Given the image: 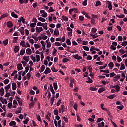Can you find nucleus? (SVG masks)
<instances>
[{"label":"nucleus","instance_id":"obj_17","mask_svg":"<svg viewBox=\"0 0 127 127\" xmlns=\"http://www.w3.org/2000/svg\"><path fill=\"white\" fill-rule=\"evenodd\" d=\"M9 126H10V127L12 126H16V122L15 121H11L9 123Z\"/></svg>","mask_w":127,"mask_h":127},{"label":"nucleus","instance_id":"obj_23","mask_svg":"<svg viewBox=\"0 0 127 127\" xmlns=\"http://www.w3.org/2000/svg\"><path fill=\"white\" fill-rule=\"evenodd\" d=\"M3 44H4V46H6V45L8 44V39H6L5 40L3 41Z\"/></svg>","mask_w":127,"mask_h":127},{"label":"nucleus","instance_id":"obj_25","mask_svg":"<svg viewBox=\"0 0 127 127\" xmlns=\"http://www.w3.org/2000/svg\"><path fill=\"white\" fill-rule=\"evenodd\" d=\"M62 18L64 20V21H66V22L68 21V20L69 19V18H68V17H67L66 16H62Z\"/></svg>","mask_w":127,"mask_h":127},{"label":"nucleus","instance_id":"obj_54","mask_svg":"<svg viewBox=\"0 0 127 127\" xmlns=\"http://www.w3.org/2000/svg\"><path fill=\"white\" fill-rule=\"evenodd\" d=\"M54 115H55V116H58V110H54Z\"/></svg>","mask_w":127,"mask_h":127},{"label":"nucleus","instance_id":"obj_1","mask_svg":"<svg viewBox=\"0 0 127 127\" xmlns=\"http://www.w3.org/2000/svg\"><path fill=\"white\" fill-rule=\"evenodd\" d=\"M15 98L18 101L19 106H22V100H21V98L18 97V96H16Z\"/></svg>","mask_w":127,"mask_h":127},{"label":"nucleus","instance_id":"obj_7","mask_svg":"<svg viewBox=\"0 0 127 127\" xmlns=\"http://www.w3.org/2000/svg\"><path fill=\"white\" fill-rule=\"evenodd\" d=\"M23 60H25L26 62H28L30 59L29 56H24L23 58Z\"/></svg>","mask_w":127,"mask_h":127},{"label":"nucleus","instance_id":"obj_21","mask_svg":"<svg viewBox=\"0 0 127 127\" xmlns=\"http://www.w3.org/2000/svg\"><path fill=\"white\" fill-rule=\"evenodd\" d=\"M25 53V49H22L20 51V55H21V56L24 55Z\"/></svg>","mask_w":127,"mask_h":127},{"label":"nucleus","instance_id":"obj_12","mask_svg":"<svg viewBox=\"0 0 127 127\" xmlns=\"http://www.w3.org/2000/svg\"><path fill=\"white\" fill-rule=\"evenodd\" d=\"M104 126H105V123L103 121L98 124V127H103Z\"/></svg>","mask_w":127,"mask_h":127},{"label":"nucleus","instance_id":"obj_22","mask_svg":"<svg viewBox=\"0 0 127 127\" xmlns=\"http://www.w3.org/2000/svg\"><path fill=\"white\" fill-rule=\"evenodd\" d=\"M68 61H70V60L68 58L63 59V62L64 63H66V62H68Z\"/></svg>","mask_w":127,"mask_h":127},{"label":"nucleus","instance_id":"obj_62","mask_svg":"<svg viewBox=\"0 0 127 127\" xmlns=\"http://www.w3.org/2000/svg\"><path fill=\"white\" fill-rule=\"evenodd\" d=\"M40 43H41V44H42V46H45V45H46V43H45L44 42V41H42V40L41 41Z\"/></svg>","mask_w":127,"mask_h":127},{"label":"nucleus","instance_id":"obj_45","mask_svg":"<svg viewBox=\"0 0 127 127\" xmlns=\"http://www.w3.org/2000/svg\"><path fill=\"white\" fill-rule=\"evenodd\" d=\"M100 72H103V73H106V74H109V73H110V72L108 70H101L100 71Z\"/></svg>","mask_w":127,"mask_h":127},{"label":"nucleus","instance_id":"obj_14","mask_svg":"<svg viewBox=\"0 0 127 127\" xmlns=\"http://www.w3.org/2000/svg\"><path fill=\"white\" fill-rule=\"evenodd\" d=\"M14 52H15V53H16L19 51V48L18 47V46H15V48L14 49Z\"/></svg>","mask_w":127,"mask_h":127},{"label":"nucleus","instance_id":"obj_49","mask_svg":"<svg viewBox=\"0 0 127 127\" xmlns=\"http://www.w3.org/2000/svg\"><path fill=\"white\" fill-rule=\"evenodd\" d=\"M21 63L23 64V67H25L26 66V64H27V63L25 61H22Z\"/></svg>","mask_w":127,"mask_h":127},{"label":"nucleus","instance_id":"obj_41","mask_svg":"<svg viewBox=\"0 0 127 127\" xmlns=\"http://www.w3.org/2000/svg\"><path fill=\"white\" fill-rule=\"evenodd\" d=\"M120 53H121V54H124V53H126V51H125L124 49H121L119 50Z\"/></svg>","mask_w":127,"mask_h":127},{"label":"nucleus","instance_id":"obj_30","mask_svg":"<svg viewBox=\"0 0 127 127\" xmlns=\"http://www.w3.org/2000/svg\"><path fill=\"white\" fill-rule=\"evenodd\" d=\"M82 48H83V49L86 51H89V50H90V48L88 46H82Z\"/></svg>","mask_w":127,"mask_h":127},{"label":"nucleus","instance_id":"obj_11","mask_svg":"<svg viewBox=\"0 0 127 127\" xmlns=\"http://www.w3.org/2000/svg\"><path fill=\"white\" fill-rule=\"evenodd\" d=\"M0 93H1V97H3V95H4V89L3 88V87H2L0 89Z\"/></svg>","mask_w":127,"mask_h":127},{"label":"nucleus","instance_id":"obj_47","mask_svg":"<svg viewBox=\"0 0 127 127\" xmlns=\"http://www.w3.org/2000/svg\"><path fill=\"white\" fill-rule=\"evenodd\" d=\"M116 17H118V18H124L125 17V15H116Z\"/></svg>","mask_w":127,"mask_h":127},{"label":"nucleus","instance_id":"obj_18","mask_svg":"<svg viewBox=\"0 0 127 127\" xmlns=\"http://www.w3.org/2000/svg\"><path fill=\"white\" fill-rule=\"evenodd\" d=\"M53 87L55 91H56V90H57V88H58V86L57 85V83L54 82L53 83Z\"/></svg>","mask_w":127,"mask_h":127},{"label":"nucleus","instance_id":"obj_8","mask_svg":"<svg viewBox=\"0 0 127 127\" xmlns=\"http://www.w3.org/2000/svg\"><path fill=\"white\" fill-rule=\"evenodd\" d=\"M108 67H109V69H110V70H112V69L114 68V63L113 62H110L108 64Z\"/></svg>","mask_w":127,"mask_h":127},{"label":"nucleus","instance_id":"obj_57","mask_svg":"<svg viewBox=\"0 0 127 127\" xmlns=\"http://www.w3.org/2000/svg\"><path fill=\"white\" fill-rule=\"evenodd\" d=\"M10 87H11V85L10 84H9L8 85L5 87V89L9 90V89H10Z\"/></svg>","mask_w":127,"mask_h":127},{"label":"nucleus","instance_id":"obj_53","mask_svg":"<svg viewBox=\"0 0 127 127\" xmlns=\"http://www.w3.org/2000/svg\"><path fill=\"white\" fill-rule=\"evenodd\" d=\"M110 49H112V50H116L117 48H116V46H114L113 45H111L110 46Z\"/></svg>","mask_w":127,"mask_h":127},{"label":"nucleus","instance_id":"obj_31","mask_svg":"<svg viewBox=\"0 0 127 127\" xmlns=\"http://www.w3.org/2000/svg\"><path fill=\"white\" fill-rule=\"evenodd\" d=\"M117 109H118V110H123L124 109V105L121 104V106H117Z\"/></svg>","mask_w":127,"mask_h":127},{"label":"nucleus","instance_id":"obj_32","mask_svg":"<svg viewBox=\"0 0 127 127\" xmlns=\"http://www.w3.org/2000/svg\"><path fill=\"white\" fill-rule=\"evenodd\" d=\"M43 27L44 29H45V30H47V29H48V28L47 27V23H45V24H44V25L43 26Z\"/></svg>","mask_w":127,"mask_h":127},{"label":"nucleus","instance_id":"obj_24","mask_svg":"<svg viewBox=\"0 0 127 127\" xmlns=\"http://www.w3.org/2000/svg\"><path fill=\"white\" fill-rule=\"evenodd\" d=\"M61 108L62 109V113H64V112H66V109L64 105H61Z\"/></svg>","mask_w":127,"mask_h":127},{"label":"nucleus","instance_id":"obj_36","mask_svg":"<svg viewBox=\"0 0 127 127\" xmlns=\"http://www.w3.org/2000/svg\"><path fill=\"white\" fill-rule=\"evenodd\" d=\"M116 96V95L115 94H113V95H109L107 97V98L108 99H110V100H113V98H114L115 96Z\"/></svg>","mask_w":127,"mask_h":127},{"label":"nucleus","instance_id":"obj_35","mask_svg":"<svg viewBox=\"0 0 127 127\" xmlns=\"http://www.w3.org/2000/svg\"><path fill=\"white\" fill-rule=\"evenodd\" d=\"M7 16V15L6 14H4L2 15L0 17V20H1V19H3V18H4V17H6Z\"/></svg>","mask_w":127,"mask_h":127},{"label":"nucleus","instance_id":"obj_15","mask_svg":"<svg viewBox=\"0 0 127 127\" xmlns=\"http://www.w3.org/2000/svg\"><path fill=\"white\" fill-rule=\"evenodd\" d=\"M12 90H13V91H15V90H16V83H12Z\"/></svg>","mask_w":127,"mask_h":127},{"label":"nucleus","instance_id":"obj_29","mask_svg":"<svg viewBox=\"0 0 127 127\" xmlns=\"http://www.w3.org/2000/svg\"><path fill=\"white\" fill-rule=\"evenodd\" d=\"M120 89H121V88L120 87V86L118 85H115V89H116V92H119V91H120Z\"/></svg>","mask_w":127,"mask_h":127},{"label":"nucleus","instance_id":"obj_19","mask_svg":"<svg viewBox=\"0 0 127 127\" xmlns=\"http://www.w3.org/2000/svg\"><path fill=\"white\" fill-rule=\"evenodd\" d=\"M120 70L121 71H122V70H125V64H121Z\"/></svg>","mask_w":127,"mask_h":127},{"label":"nucleus","instance_id":"obj_37","mask_svg":"<svg viewBox=\"0 0 127 127\" xmlns=\"http://www.w3.org/2000/svg\"><path fill=\"white\" fill-rule=\"evenodd\" d=\"M36 58L37 62H38L40 61V56H39L38 55H36Z\"/></svg>","mask_w":127,"mask_h":127},{"label":"nucleus","instance_id":"obj_5","mask_svg":"<svg viewBox=\"0 0 127 127\" xmlns=\"http://www.w3.org/2000/svg\"><path fill=\"white\" fill-rule=\"evenodd\" d=\"M106 2H107V4L108 5L109 10H112V9H113V7L112 6V3L109 1H107Z\"/></svg>","mask_w":127,"mask_h":127},{"label":"nucleus","instance_id":"obj_26","mask_svg":"<svg viewBox=\"0 0 127 127\" xmlns=\"http://www.w3.org/2000/svg\"><path fill=\"white\" fill-rule=\"evenodd\" d=\"M30 57H31V59H32L34 63H35V62H36V59L35 58V57H34L33 55H31Z\"/></svg>","mask_w":127,"mask_h":127},{"label":"nucleus","instance_id":"obj_4","mask_svg":"<svg viewBox=\"0 0 127 127\" xmlns=\"http://www.w3.org/2000/svg\"><path fill=\"white\" fill-rule=\"evenodd\" d=\"M51 72V70H50V68L49 67H47L44 72V74L45 75H47V74H50V73Z\"/></svg>","mask_w":127,"mask_h":127},{"label":"nucleus","instance_id":"obj_55","mask_svg":"<svg viewBox=\"0 0 127 127\" xmlns=\"http://www.w3.org/2000/svg\"><path fill=\"white\" fill-rule=\"evenodd\" d=\"M88 2V1L87 0H85L83 3H82V5L84 6H86L87 5V2Z\"/></svg>","mask_w":127,"mask_h":127},{"label":"nucleus","instance_id":"obj_28","mask_svg":"<svg viewBox=\"0 0 127 127\" xmlns=\"http://www.w3.org/2000/svg\"><path fill=\"white\" fill-rule=\"evenodd\" d=\"M20 45H21L22 46H23V47H26V46L25 45V41H22L20 42Z\"/></svg>","mask_w":127,"mask_h":127},{"label":"nucleus","instance_id":"obj_39","mask_svg":"<svg viewBox=\"0 0 127 127\" xmlns=\"http://www.w3.org/2000/svg\"><path fill=\"white\" fill-rule=\"evenodd\" d=\"M127 41H124V42H123L121 44V45H122V46H127Z\"/></svg>","mask_w":127,"mask_h":127},{"label":"nucleus","instance_id":"obj_59","mask_svg":"<svg viewBox=\"0 0 127 127\" xmlns=\"http://www.w3.org/2000/svg\"><path fill=\"white\" fill-rule=\"evenodd\" d=\"M121 61H122V58H121V57L120 56H118L117 57V62L120 63V62H121Z\"/></svg>","mask_w":127,"mask_h":127},{"label":"nucleus","instance_id":"obj_6","mask_svg":"<svg viewBox=\"0 0 127 127\" xmlns=\"http://www.w3.org/2000/svg\"><path fill=\"white\" fill-rule=\"evenodd\" d=\"M7 26L9 28H11V27H13V24H12V22L11 21H8L7 22Z\"/></svg>","mask_w":127,"mask_h":127},{"label":"nucleus","instance_id":"obj_51","mask_svg":"<svg viewBox=\"0 0 127 127\" xmlns=\"http://www.w3.org/2000/svg\"><path fill=\"white\" fill-rule=\"evenodd\" d=\"M66 43H67V45H71V40H70V39H67Z\"/></svg>","mask_w":127,"mask_h":127},{"label":"nucleus","instance_id":"obj_3","mask_svg":"<svg viewBox=\"0 0 127 127\" xmlns=\"http://www.w3.org/2000/svg\"><path fill=\"white\" fill-rule=\"evenodd\" d=\"M17 69L18 71L23 70V67H22V64H21V63L18 64Z\"/></svg>","mask_w":127,"mask_h":127},{"label":"nucleus","instance_id":"obj_48","mask_svg":"<svg viewBox=\"0 0 127 127\" xmlns=\"http://www.w3.org/2000/svg\"><path fill=\"white\" fill-rule=\"evenodd\" d=\"M51 70L52 72H57V71H58L57 69H55V67H54V66H53V67L51 68Z\"/></svg>","mask_w":127,"mask_h":127},{"label":"nucleus","instance_id":"obj_44","mask_svg":"<svg viewBox=\"0 0 127 127\" xmlns=\"http://www.w3.org/2000/svg\"><path fill=\"white\" fill-rule=\"evenodd\" d=\"M91 31L93 33H96L97 32V28H92Z\"/></svg>","mask_w":127,"mask_h":127},{"label":"nucleus","instance_id":"obj_52","mask_svg":"<svg viewBox=\"0 0 127 127\" xmlns=\"http://www.w3.org/2000/svg\"><path fill=\"white\" fill-rule=\"evenodd\" d=\"M35 25H36V23H32L30 24V27H35Z\"/></svg>","mask_w":127,"mask_h":127},{"label":"nucleus","instance_id":"obj_13","mask_svg":"<svg viewBox=\"0 0 127 127\" xmlns=\"http://www.w3.org/2000/svg\"><path fill=\"white\" fill-rule=\"evenodd\" d=\"M105 90H106V89H105V88H104V87L99 88L98 90L99 94H101V93H103V92H104V91H105Z\"/></svg>","mask_w":127,"mask_h":127},{"label":"nucleus","instance_id":"obj_58","mask_svg":"<svg viewBox=\"0 0 127 127\" xmlns=\"http://www.w3.org/2000/svg\"><path fill=\"white\" fill-rule=\"evenodd\" d=\"M42 17H44L45 18L47 17V13L45 12L42 14Z\"/></svg>","mask_w":127,"mask_h":127},{"label":"nucleus","instance_id":"obj_43","mask_svg":"<svg viewBox=\"0 0 127 127\" xmlns=\"http://www.w3.org/2000/svg\"><path fill=\"white\" fill-rule=\"evenodd\" d=\"M28 122H29V118H27L23 121V123L24 124H26Z\"/></svg>","mask_w":127,"mask_h":127},{"label":"nucleus","instance_id":"obj_2","mask_svg":"<svg viewBox=\"0 0 127 127\" xmlns=\"http://www.w3.org/2000/svg\"><path fill=\"white\" fill-rule=\"evenodd\" d=\"M72 57H74L75 59H77V60H80L82 58V56H79L78 54L73 55Z\"/></svg>","mask_w":127,"mask_h":127},{"label":"nucleus","instance_id":"obj_10","mask_svg":"<svg viewBox=\"0 0 127 127\" xmlns=\"http://www.w3.org/2000/svg\"><path fill=\"white\" fill-rule=\"evenodd\" d=\"M44 70H45V66L42 65L39 69L40 73H42Z\"/></svg>","mask_w":127,"mask_h":127},{"label":"nucleus","instance_id":"obj_33","mask_svg":"<svg viewBox=\"0 0 127 127\" xmlns=\"http://www.w3.org/2000/svg\"><path fill=\"white\" fill-rule=\"evenodd\" d=\"M73 108L75 111H78V104L75 103L73 106Z\"/></svg>","mask_w":127,"mask_h":127},{"label":"nucleus","instance_id":"obj_56","mask_svg":"<svg viewBox=\"0 0 127 127\" xmlns=\"http://www.w3.org/2000/svg\"><path fill=\"white\" fill-rule=\"evenodd\" d=\"M21 110H22V108H21V107H20V110L16 111L15 112L16 114H19L21 113Z\"/></svg>","mask_w":127,"mask_h":127},{"label":"nucleus","instance_id":"obj_34","mask_svg":"<svg viewBox=\"0 0 127 127\" xmlns=\"http://www.w3.org/2000/svg\"><path fill=\"white\" fill-rule=\"evenodd\" d=\"M54 34L55 36L59 35V31H58V30H55L54 32Z\"/></svg>","mask_w":127,"mask_h":127},{"label":"nucleus","instance_id":"obj_9","mask_svg":"<svg viewBox=\"0 0 127 127\" xmlns=\"http://www.w3.org/2000/svg\"><path fill=\"white\" fill-rule=\"evenodd\" d=\"M26 52L27 54L30 55L31 53H32V51H31V49L30 48H28L26 49Z\"/></svg>","mask_w":127,"mask_h":127},{"label":"nucleus","instance_id":"obj_60","mask_svg":"<svg viewBox=\"0 0 127 127\" xmlns=\"http://www.w3.org/2000/svg\"><path fill=\"white\" fill-rule=\"evenodd\" d=\"M87 60H92V56L88 55L87 58H86Z\"/></svg>","mask_w":127,"mask_h":127},{"label":"nucleus","instance_id":"obj_38","mask_svg":"<svg viewBox=\"0 0 127 127\" xmlns=\"http://www.w3.org/2000/svg\"><path fill=\"white\" fill-rule=\"evenodd\" d=\"M18 37H14L13 43H16L17 42V40H18Z\"/></svg>","mask_w":127,"mask_h":127},{"label":"nucleus","instance_id":"obj_20","mask_svg":"<svg viewBox=\"0 0 127 127\" xmlns=\"http://www.w3.org/2000/svg\"><path fill=\"white\" fill-rule=\"evenodd\" d=\"M11 14L12 17H14V18H18V16L15 14V13H14V12H12Z\"/></svg>","mask_w":127,"mask_h":127},{"label":"nucleus","instance_id":"obj_16","mask_svg":"<svg viewBox=\"0 0 127 127\" xmlns=\"http://www.w3.org/2000/svg\"><path fill=\"white\" fill-rule=\"evenodd\" d=\"M95 64L96 65H99V66H103V65H104V62L102 61L97 62L95 63Z\"/></svg>","mask_w":127,"mask_h":127},{"label":"nucleus","instance_id":"obj_46","mask_svg":"<svg viewBox=\"0 0 127 127\" xmlns=\"http://www.w3.org/2000/svg\"><path fill=\"white\" fill-rule=\"evenodd\" d=\"M88 42L87 41H82V45H88Z\"/></svg>","mask_w":127,"mask_h":127},{"label":"nucleus","instance_id":"obj_64","mask_svg":"<svg viewBox=\"0 0 127 127\" xmlns=\"http://www.w3.org/2000/svg\"><path fill=\"white\" fill-rule=\"evenodd\" d=\"M53 11H54L53 8L52 7H50L49 9V12H53Z\"/></svg>","mask_w":127,"mask_h":127},{"label":"nucleus","instance_id":"obj_27","mask_svg":"<svg viewBox=\"0 0 127 127\" xmlns=\"http://www.w3.org/2000/svg\"><path fill=\"white\" fill-rule=\"evenodd\" d=\"M38 20H39L40 21H41L42 22H45L46 20L45 19L42 18V17H39L38 18Z\"/></svg>","mask_w":127,"mask_h":127},{"label":"nucleus","instance_id":"obj_50","mask_svg":"<svg viewBox=\"0 0 127 127\" xmlns=\"http://www.w3.org/2000/svg\"><path fill=\"white\" fill-rule=\"evenodd\" d=\"M34 104L35 103L34 102H31L29 104V108L30 109H31V108H32V107H33L34 106Z\"/></svg>","mask_w":127,"mask_h":127},{"label":"nucleus","instance_id":"obj_61","mask_svg":"<svg viewBox=\"0 0 127 127\" xmlns=\"http://www.w3.org/2000/svg\"><path fill=\"white\" fill-rule=\"evenodd\" d=\"M37 120H38V121H39V122H41V118L40 117V115H37Z\"/></svg>","mask_w":127,"mask_h":127},{"label":"nucleus","instance_id":"obj_63","mask_svg":"<svg viewBox=\"0 0 127 127\" xmlns=\"http://www.w3.org/2000/svg\"><path fill=\"white\" fill-rule=\"evenodd\" d=\"M11 107H12V103L11 102H9L8 104V107L9 109H11Z\"/></svg>","mask_w":127,"mask_h":127},{"label":"nucleus","instance_id":"obj_42","mask_svg":"<svg viewBox=\"0 0 127 127\" xmlns=\"http://www.w3.org/2000/svg\"><path fill=\"white\" fill-rule=\"evenodd\" d=\"M9 83V79H6L4 81V84H5V85H7V84H8Z\"/></svg>","mask_w":127,"mask_h":127},{"label":"nucleus","instance_id":"obj_40","mask_svg":"<svg viewBox=\"0 0 127 127\" xmlns=\"http://www.w3.org/2000/svg\"><path fill=\"white\" fill-rule=\"evenodd\" d=\"M100 5H101V2L100 1H96L95 6L97 7V6H100Z\"/></svg>","mask_w":127,"mask_h":127}]
</instances>
